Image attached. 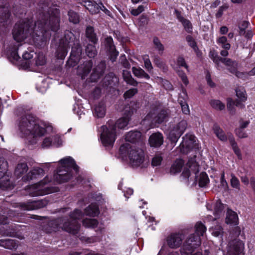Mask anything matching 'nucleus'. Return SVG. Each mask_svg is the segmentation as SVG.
Returning <instances> with one entry per match:
<instances>
[{
  "instance_id": "nucleus-1",
  "label": "nucleus",
  "mask_w": 255,
  "mask_h": 255,
  "mask_svg": "<svg viewBox=\"0 0 255 255\" xmlns=\"http://www.w3.org/2000/svg\"><path fill=\"white\" fill-rule=\"evenodd\" d=\"M59 11L57 9L39 13L38 19L33 26L30 19L22 20L16 23L13 28V38L21 42L27 37L32 39L33 44L39 48L44 47L51 36L50 30L57 31L59 28Z\"/></svg>"
},
{
  "instance_id": "nucleus-2",
  "label": "nucleus",
  "mask_w": 255,
  "mask_h": 255,
  "mask_svg": "<svg viewBox=\"0 0 255 255\" xmlns=\"http://www.w3.org/2000/svg\"><path fill=\"white\" fill-rule=\"evenodd\" d=\"M119 158L123 161H128L133 167H144L148 163V161L145 158L142 149L131 146L128 143L124 144L120 146Z\"/></svg>"
},
{
  "instance_id": "nucleus-3",
  "label": "nucleus",
  "mask_w": 255,
  "mask_h": 255,
  "mask_svg": "<svg viewBox=\"0 0 255 255\" xmlns=\"http://www.w3.org/2000/svg\"><path fill=\"white\" fill-rule=\"evenodd\" d=\"M60 167L57 173L54 175V180L58 183H63L68 181L71 177L70 170L73 169L76 172L78 171V166L76 164L73 158L65 157L59 160Z\"/></svg>"
},
{
  "instance_id": "nucleus-4",
  "label": "nucleus",
  "mask_w": 255,
  "mask_h": 255,
  "mask_svg": "<svg viewBox=\"0 0 255 255\" xmlns=\"http://www.w3.org/2000/svg\"><path fill=\"white\" fill-rule=\"evenodd\" d=\"M65 38L66 40H70L68 41V43L72 46V51H71L70 58L67 62L66 66L69 67H73L80 60L82 51V47L79 39H77L71 31H65Z\"/></svg>"
},
{
  "instance_id": "nucleus-5",
  "label": "nucleus",
  "mask_w": 255,
  "mask_h": 255,
  "mask_svg": "<svg viewBox=\"0 0 255 255\" xmlns=\"http://www.w3.org/2000/svg\"><path fill=\"white\" fill-rule=\"evenodd\" d=\"M83 216L80 210L76 209L71 214L69 219H63L59 226L63 230L75 235L78 233L80 229L78 221L82 219Z\"/></svg>"
},
{
  "instance_id": "nucleus-6",
  "label": "nucleus",
  "mask_w": 255,
  "mask_h": 255,
  "mask_svg": "<svg viewBox=\"0 0 255 255\" xmlns=\"http://www.w3.org/2000/svg\"><path fill=\"white\" fill-rule=\"evenodd\" d=\"M49 182V177L46 176L42 181L27 187L26 190L30 196L33 197L43 196L56 191L55 189L47 185Z\"/></svg>"
},
{
  "instance_id": "nucleus-7",
  "label": "nucleus",
  "mask_w": 255,
  "mask_h": 255,
  "mask_svg": "<svg viewBox=\"0 0 255 255\" xmlns=\"http://www.w3.org/2000/svg\"><path fill=\"white\" fill-rule=\"evenodd\" d=\"M20 128H52L49 123L42 121L31 114H24L18 121Z\"/></svg>"
},
{
  "instance_id": "nucleus-8",
  "label": "nucleus",
  "mask_w": 255,
  "mask_h": 255,
  "mask_svg": "<svg viewBox=\"0 0 255 255\" xmlns=\"http://www.w3.org/2000/svg\"><path fill=\"white\" fill-rule=\"evenodd\" d=\"M199 170V166L196 163H194L193 165L190 166V169L184 170L182 172V175L185 177L189 178L192 174L194 175L196 182H198L199 186L205 187L209 182V179L208 175L205 172H201L199 175L197 174Z\"/></svg>"
},
{
  "instance_id": "nucleus-9",
  "label": "nucleus",
  "mask_w": 255,
  "mask_h": 255,
  "mask_svg": "<svg viewBox=\"0 0 255 255\" xmlns=\"http://www.w3.org/2000/svg\"><path fill=\"white\" fill-rule=\"evenodd\" d=\"M121 128H102L100 139L106 147H112Z\"/></svg>"
},
{
  "instance_id": "nucleus-10",
  "label": "nucleus",
  "mask_w": 255,
  "mask_h": 255,
  "mask_svg": "<svg viewBox=\"0 0 255 255\" xmlns=\"http://www.w3.org/2000/svg\"><path fill=\"white\" fill-rule=\"evenodd\" d=\"M236 96L239 99L233 101L231 99L227 105V108L232 114H234L235 110L232 105H235L240 108H243L245 105L242 102L247 100V96L245 90L242 87H238L236 89Z\"/></svg>"
},
{
  "instance_id": "nucleus-11",
  "label": "nucleus",
  "mask_w": 255,
  "mask_h": 255,
  "mask_svg": "<svg viewBox=\"0 0 255 255\" xmlns=\"http://www.w3.org/2000/svg\"><path fill=\"white\" fill-rule=\"evenodd\" d=\"M157 109L155 110L151 111L145 117L143 122L144 123L146 121H150L151 119H153L152 124H160L164 122L167 117L166 111L164 110H161L159 112H157Z\"/></svg>"
},
{
  "instance_id": "nucleus-12",
  "label": "nucleus",
  "mask_w": 255,
  "mask_h": 255,
  "mask_svg": "<svg viewBox=\"0 0 255 255\" xmlns=\"http://www.w3.org/2000/svg\"><path fill=\"white\" fill-rule=\"evenodd\" d=\"M136 111V108H132L128 111V114L126 117H123L119 119L116 122L110 120L108 121L107 124L110 128H125L128 124L129 116H130Z\"/></svg>"
},
{
  "instance_id": "nucleus-13",
  "label": "nucleus",
  "mask_w": 255,
  "mask_h": 255,
  "mask_svg": "<svg viewBox=\"0 0 255 255\" xmlns=\"http://www.w3.org/2000/svg\"><path fill=\"white\" fill-rule=\"evenodd\" d=\"M196 137L192 134H187L183 137L180 147L181 152L187 153L195 146Z\"/></svg>"
},
{
  "instance_id": "nucleus-14",
  "label": "nucleus",
  "mask_w": 255,
  "mask_h": 255,
  "mask_svg": "<svg viewBox=\"0 0 255 255\" xmlns=\"http://www.w3.org/2000/svg\"><path fill=\"white\" fill-rule=\"evenodd\" d=\"M70 39L66 40L65 34H64V38H62L59 43V45L57 49L56 55L59 59H63L66 56L68 52V49L71 47L72 49V46L68 44V41Z\"/></svg>"
},
{
  "instance_id": "nucleus-15",
  "label": "nucleus",
  "mask_w": 255,
  "mask_h": 255,
  "mask_svg": "<svg viewBox=\"0 0 255 255\" xmlns=\"http://www.w3.org/2000/svg\"><path fill=\"white\" fill-rule=\"evenodd\" d=\"M92 61L87 60L80 64L77 68V74L82 79H85L91 72L93 67Z\"/></svg>"
},
{
  "instance_id": "nucleus-16",
  "label": "nucleus",
  "mask_w": 255,
  "mask_h": 255,
  "mask_svg": "<svg viewBox=\"0 0 255 255\" xmlns=\"http://www.w3.org/2000/svg\"><path fill=\"white\" fill-rule=\"evenodd\" d=\"M105 68V62L103 61L100 62L93 70L90 76L91 81H97L104 74Z\"/></svg>"
},
{
  "instance_id": "nucleus-17",
  "label": "nucleus",
  "mask_w": 255,
  "mask_h": 255,
  "mask_svg": "<svg viewBox=\"0 0 255 255\" xmlns=\"http://www.w3.org/2000/svg\"><path fill=\"white\" fill-rule=\"evenodd\" d=\"M183 240L182 235L179 233L171 234L167 239V243L171 248H177L180 247Z\"/></svg>"
},
{
  "instance_id": "nucleus-18",
  "label": "nucleus",
  "mask_w": 255,
  "mask_h": 255,
  "mask_svg": "<svg viewBox=\"0 0 255 255\" xmlns=\"http://www.w3.org/2000/svg\"><path fill=\"white\" fill-rule=\"evenodd\" d=\"M105 45L107 50L111 55V60L114 62L118 55L119 52L116 50L115 45L113 44V39L110 36L107 37L105 40Z\"/></svg>"
},
{
  "instance_id": "nucleus-19",
  "label": "nucleus",
  "mask_w": 255,
  "mask_h": 255,
  "mask_svg": "<svg viewBox=\"0 0 255 255\" xmlns=\"http://www.w3.org/2000/svg\"><path fill=\"white\" fill-rule=\"evenodd\" d=\"M44 174L42 168L38 167L33 168L28 174L23 176L22 179L24 181H30L41 177Z\"/></svg>"
},
{
  "instance_id": "nucleus-20",
  "label": "nucleus",
  "mask_w": 255,
  "mask_h": 255,
  "mask_svg": "<svg viewBox=\"0 0 255 255\" xmlns=\"http://www.w3.org/2000/svg\"><path fill=\"white\" fill-rule=\"evenodd\" d=\"M174 14L179 21L182 23L185 30L188 33H191L192 31V25L191 22L185 18L181 13V12L177 9L174 10Z\"/></svg>"
},
{
  "instance_id": "nucleus-21",
  "label": "nucleus",
  "mask_w": 255,
  "mask_h": 255,
  "mask_svg": "<svg viewBox=\"0 0 255 255\" xmlns=\"http://www.w3.org/2000/svg\"><path fill=\"white\" fill-rule=\"evenodd\" d=\"M55 138H58V141L57 142L55 140H52V138L49 137H46L45 138L43 141L42 146L43 147H48L50 146H54L56 147H59L62 145L63 139L58 134L55 136Z\"/></svg>"
},
{
  "instance_id": "nucleus-22",
  "label": "nucleus",
  "mask_w": 255,
  "mask_h": 255,
  "mask_svg": "<svg viewBox=\"0 0 255 255\" xmlns=\"http://www.w3.org/2000/svg\"><path fill=\"white\" fill-rule=\"evenodd\" d=\"M163 138L160 133L157 132L150 135L149 138V143L151 146L159 147L162 144Z\"/></svg>"
},
{
  "instance_id": "nucleus-23",
  "label": "nucleus",
  "mask_w": 255,
  "mask_h": 255,
  "mask_svg": "<svg viewBox=\"0 0 255 255\" xmlns=\"http://www.w3.org/2000/svg\"><path fill=\"white\" fill-rule=\"evenodd\" d=\"M180 128H166L165 132L167 138L172 142H176L182 134Z\"/></svg>"
},
{
  "instance_id": "nucleus-24",
  "label": "nucleus",
  "mask_w": 255,
  "mask_h": 255,
  "mask_svg": "<svg viewBox=\"0 0 255 255\" xmlns=\"http://www.w3.org/2000/svg\"><path fill=\"white\" fill-rule=\"evenodd\" d=\"M126 141L130 142H136L142 140L141 133L137 130H131L128 132L125 136Z\"/></svg>"
},
{
  "instance_id": "nucleus-25",
  "label": "nucleus",
  "mask_w": 255,
  "mask_h": 255,
  "mask_svg": "<svg viewBox=\"0 0 255 255\" xmlns=\"http://www.w3.org/2000/svg\"><path fill=\"white\" fill-rule=\"evenodd\" d=\"M117 82L118 78L114 75V73H110L104 77L102 80V85L104 88L112 87Z\"/></svg>"
},
{
  "instance_id": "nucleus-26",
  "label": "nucleus",
  "mask_w": 255,
  "mask_h": 255,
  "mask_svg": "<svg viewBox=\"0 0 255 255\" xmlns=\"http://www.w3.org/2000/svg\"><path fill=\"white\" fill-rule=\"evenodd\" d=\"M212 207L214 209L213 214L215 216V219L217 218L222 214V211L223 209V204L220 201H217L212 205H210V204H208L207 205V208L208 209H210Z\"/></svg>"
},
{
  "instance_id": "nucleus-27",
  "label": "nucleus",
  "mask_w": 255,
  "mask_h": 255,
  "mask_svg": "<svg viewBox=\"0 0 255 255\" xmlns=\"http://www.w3.org/2000/svg\"><path fill=\"white\" fill-rule=\"evenodd\" d=\"M34 129V133H29L28 136L37 137L44 135L45 133L54 134L53 128H32Z\"/></svg>"
},
{
  "instance_id": "nucleus-28",
  "label": "nucleus",
  "mask_w": 255,
  "mask_h": 255,
  "mask_svg": "<svg viewBox=\"0 0 255 255\" xmlns=\"http://www.w3.org/2000/svg\"><path fill=\"white\" fill-rule=\"evenodd\" d=\"M226 222L228 224L236 225L238 223V217L236 212L228 210L227 213Z\"/></svg>"
},
{
  "instance_id": "nucleus-29",
  "label": "nucleus",
  "mask_w": 255,
  "mask_h": 255,
  "mask_svg": "<svg viewBox=\"0 0 255 255\" xmlns=\"http://www.w3.org/2000/svg\"><path fill=\"white\" fill-rule=\"evenodd\" d=\"M184 161L181 159L176 160L171 165L170 172L171 174H175L179 173L184 165Z\"/></svg>"
},
{
  "instance_id": "nucleus-30",
  "label": "nucleus",
  "mask_w": 255,
  "mask_h": 255,
  "mask_svg": "<svg viewBox=\"0 0 255 255\" xmlns=\"http://www.w3.org/2000/svg\"><path fill=\"white\" fill-rule=\"evenodd\" d=\"M223 60V63L228 67L227 69L231 73L234 74L236 72L238 67V63L237 61H233L230 58H226Z\"/></svg>"
},
{
  "instance_id": "nucleus-31",
  "label": "nucleus",
  "mask_w": 255,
  "mask_h": 255,
  "mask_svg": "<svg viewBox=\"0 0 255 255\" xmlns=\"http://www.w3.org/2000/svg\"><path fill=\"white\" fill-rule=\"evenodd\" d=\"M86 35L89 40L92 42L94 44L97 43L98 39L95 33L94 32V30L93 27L91 26L87 27Z\"/></svg>"
},
{
  "instance_id": "nucleus-32",
  "label": "nucleus",
  "mask_w": 255,
  "mask_h": 255,
  "mask_svg": "<svg viewBox=\"0 0 255 255\" xmlns=\"http://www.w3.org/2000/svg\"><path fill=\"white\" fill-rule=\"evenodd\" d=\"M123 76L124 80L128 84L133 86H136L137 85L138 82L132 77L129 71L127 70H123Z\"/></svg>"
},
{
  "instance_id": "nucleus-33",
  "label": "nucleus",
  "mask_w": 255,
  "mask_h": 255,
  "mask_svg": "<svg viewBox=\"0 0 255 255\" xmlns=\"http://www.w3.org/2000/svg\"><path fill=\"white\" fill-rule=\"evenodd\" d=\"M28 170V166L25 163H21L17 164L14 172V174L17 177H20Z\"/></svg>"
},
{
  "instance_id": "nucleus-34",
  "label": "nucleus",
  "mask_w": 255,
  "mask_h": 255,
  "mask_svg": "<svg viewBox=\"0 0 255 255\" xmlns=\"http://www.w3.org/2000/svg\"><path fill=\"white\" fill-rule=\"evenodd\" d=\"M132 72L134 75L138 78H144L149 79L150 76L141 68H136L135 67L132 68Z\"/></svg>"
},
{
  "instance_id": "nucleus-35",
  "label": "nucleus",
  "mask_w": 255,
  "mask_h": 255,
  "mask_svg": "<svg viewBox=\"0 0 255 255\" xmlns=\"http://www.w3.org/2000/svg\"><path fill=\"white\" fill-rule=\"evenodd\" d=\"M99 209L95 204L90 205L85 211V214L87 216H96L99 214Z\"/></svg>"
},
{
  "instance_id": "nucleus-36",
  "label": "nucleus",
  "mask_w": 255,
  "mask_h": 255,
  "mask_svg": "<svg viewBox=\"0 0 255 255\" xmlns=\"http://www.w3.org/2000/svg\"><path fill=\"white\" fill-rule=\"evenodd\" d=\"M105 107L103 104H99L95 107L94 115L98 118H103L105 115Z\"/></svg>"
},
{
  "instance_id": "nucleus-37",
  "label": "nucleus",
  "mask_w": 255,
  "mask_h": 255,
  "mask_svg": "<svg viewBox=\"0 0 255 255\" xmlns=\"http://www.w3.org/2000/svg\"><path fill=\"white\" fill-rule=\"evenodd\" d=\"M41 202L31 201L26 204H23V208L24 210H32L41 207Z\"/></svg>"
},
{
  "instance_id": "nucleus-38",
  "label": "nucleus",
  "mask_w": 255,
  "mask_h": 255,
  "mask_svg": "<svg viewBox=\"0 0 255 255\" xmlns=\"http://www.w3.org/2000/svg\"><path fill=\"white\" fill-rule=\"evenodd\" d=\"M211 234L216 237H222L224 234L223 229L220 225H216L209 229Z\"/></svg>"
},
{
  "instance_id": "nucleus-39",
  "label": "nucleus",
  "mask_w": 255,
  "mask_h": 255,
  "mask_svg": "<svg viewBox=\"0 0 255 255\" xmlns=\"http://www.w3.org/2000/svg\"><path fill=\"white\" fill-rule=\"evenodd\" d=\"M86 52L90 58L94 57L97 54L95 46L92 44H88L86 46Z\"/></svg>"
},
{
  "instance_id": "nucleus-40",
  "label": "nucleus",
  "mask_w": 255,
  "mask_h": 255,
  "mask_svg": "<svg viewBox=\"0 0 255 255\" xmlns=\"http://www.w3.org/2000/svg\"><path fill=\"white\" fill-rule=\"evenodd\" d=\"M8 164L3 158H0V179L2 178L7 172Z\"/></svg>"
},
{
  "instance_id": "nucleus-41",
  "label": "nucleus",
  "mask_w": 255,
  "mask_h": 255,
  "mask_svg": "<svg viewBox=\"0 0 255 255\" xmlns=\"http://www.w3.org/2000/svg\"><path fill=\"white\" fill-rule=\"evenodd\" d=\"M230 184L232 188L239 191L241 189V185L239 180L233 173L231 174Z\"/></svg>"
},
{
  "instance_id": "nucleus-42",
  "label": "nucleus",
  "mask_w": 255,
  "mask_h": 255,
  "mask_svg": "<svg viewBox=\"0 0 255 255\" xmlns=\"http://www.w3.org/2000/svg\"><path fill=\"white\" fill-rule=\"evenodd\" d=\"M0 245L8 249H14L16 245L13 240H6L4 241H0Z\"/></svg>"
},
{
  "instance_id": "nucleus-43",
  "label": "nucleus",
  "mask_w": 255,
  "mask_h": 255,
  "mask_svg": "<svg viewBox=\"0 0 255 255\" xmlns=\"http://www.w3.org/2000/svg\"><path fill=\"white\" fill-rule=\"evenodd\" d=\"M85 6L87 9L92 14L97 13L99 12L98 8H97L96 4H93V2L90 0L85 1Z\"/></svg>"
},
{
  "instance_id": "nucleus-44",
  "label": "nucleus",
  "mask_w": 255,
  "mask_h": 255,
  "mask_svg": "<svg viewBox=\"0 0 255 255\" xmlns=\"http://www.w3.org/2000/svg\"><path fill=\"white\" fill-rule=\"evenodd\" d=\"M217 42L218 44H221L222 48L225 49H230L231 48V44L227 42V38L225 36L219 37Z\"/></svg>"
},
{
  "instance_id": "nucleus-45",
  "label": "nucleus",
  "mask_w": 255,
  "mask_h": 255,
  "mask_svg": "<svg viewBox=\"0 0 255 255\" xmlns=\"http://www.w3.org/2000/svg\"><path fill=\"white\" fill-rule=\"evenodd\" d=\"M244 246V244L242 241H235L234 247L231 250H234L236 254L238 255L243 250Z\"/></svg>"
},
{
  "instance_id": "nucleus-46",
  "label": "nucleus",
  "mask_w": 255,
  "mask_h": 255,
  "mask_svg": "<svg viewBox=\"0 0 255 255\" xmlns=\"http://www.w3.org/2000/svg\"><path fill=\"white\" fill-rule=\"evenodd\" d=\"M209 57L213 60V61L218 64L220 62L223 63L224 60L226 58H222L218 56L217 53L215 50L210 51L209 54Z\"/></svg>"
},
{
  "instance_id": "nucleus-47",
  "label": "nucleus",
  "mask_w": 255,
  "mask_h": 255,
  "mask_svg": "<svg viewBox=\"0 0 255 255\" xmlns=\"http://www.w3.org/2000/svg\"><path fill=\"white\" fill-rule=\"evenodd\" d=\"M83 225L87 228H95L98 225V222L95 219L86 218L83 220Z\"/></svg>"
},
{
  "instance_id": "nucleus-48",
  "label": "nucleus",
  "mask_w": 255,
  "mask_h": 255,
  "mask_svg": "<svg viewBox=\"0 0 255 255\" xmlns=\"http://www.w3.org/2000/svg\"><path fill=\"white\" fill-rule=\"evenodd\" d=\"M46 59L44 54L42 52H38L37 54L35 64L37 66H42L45 64Z\"/></svg>"
},
{
  "instance_id": "nucleus-49",
  "label": "nucleus",
  "mask_w": 255,
  "mask_h": 255,
  "mask_svg": "<svg viewBox=\"0 0 255 255\" xmlns=\"http://www.w3.org/2000/svg\"><path fill=\"white\" fill-rule=\"evenodd\" d=\"M153 44L156 49L158 51L159 54H162L163 52L164 47L163 45L161 43L159 39L157 37L153 38Z\"/></svg>"
},
{
  "instance_id": "nucleus-50",
  "label": "nucleus",
  "mask_w": 255,
  "mask_h": 255,
  "mask_svg": "<svg viewBox=\"0 0 255 255\" xmlns=\"http://www.w3.org/2000/svg\"><path fill=\"white\" fill-rule=\"evenodd\" d=\"M211 106L217 110H222L225 109V106L219 100H212L210 102Z\"/></svg>"
},
{
  "instance_id": "nucleus-51",
  "label": "nucleus",
  "mask_w": 255,
  "mask_h": 255,
  "mask_svg": "<svg viewBox=\"0 0 255 255\" xmlns=\"http://www.w3.org/2000/svg\"><path fill=\"white\" fill-rule=\"evenodd\" d=\"M69 20L73 23H77L79 21V17L78 14L74 11L70 10L68 12Z\"/></svg>"
},
{
  "instance_id": "nucleus-52",
  "label": "nucleus",
  "mask_w": 255,
  "mask_h": 255,
  "mask_svg": "<svg viewBox=\"0 0 255 255\" xmlns=\"http://www.w3.org/2000/svg\"><path fill=\"white\" fill-rule=\"evenodd\" d=\"M220 187L221 190L223 191H227L228 189V184L225 178V173L223 172L220 179Z\"/></svg>"
},
{
  "instance_id": "nucleus-53",
  "label": "nucleus",
  "mask_w": 255,
  "mask_h": 255,
  "mask_svg": "<svg viewBox=\"0 0 255 255\" xmlns=\"http://www.w3.org/2000/svg\"><path fill=\"white\" fill-rule=\"evenodd\" d=\"M163 158L161 154H157L152 158L151 164L153 166H156L160 165Z\"/></svg>"
},
{
  "instance_id": "nucleus-54",
  "label": "nucleus",
  "mask_w": 255,
  "mask_h": 255,
  "mask_svg": "<svg viewBox=\"0 0 255 255\" xmlns=\"http://www.w3.org/2000/svg\"><path fill=\"white\" fill-rule=\"evenodd\" d=\"M18 49V48L17 47H14L13 49L10 51L9 55V58L10 60L13 59V60L16 61L20 59V56L17 53Z\"/></svg>"
},
{
  "instance_id": "nucleus-55",
  "label": "nucleus",
  "mask_w": 255,
  "mask_h": 255,
  "mask_svg": "<svg viewBox=\"0 0 255 255\" xmlns=\"http://www.w3.org/2000/svg\"><path fill=\"white\" fill-rule=\"evenodd\" d=\"M0 12H3L1 17H0V21L1 22L4 21L8 18L9 16V12L6 8L5 7L0 8Z\"/></svg>"
},
{
  "instance_id": "nucleus-56",
  "label": "nucleus",
  "mask_w": 255,
  "mask_h": 255,
  "mask_svg": "<svg viewBox=\"0 0 255 255\" xmlns=\"http://www.w3.org/2000/svg\"><path fill=\"white\" fill-rule=\"evenodd\" d=\"M214 132L221 140L225 141L227 139V136L225 134L222 128H216Z\"/></svg>"
},
{
  "instance_id": "nucleus-57",
  "label": "nucleus",
  "mask_w": 255,
  "mask_h": 255,
  "mask_svg": "<svg viewBox=\"0 0 255 255\" xmlns=\"http://www.w3.org/2000/svg\"><path fill=\"white\" fill-rule=\"evenodd\" d=\"M249 24V22L247 21H244L239 24V28L240 29V35H242L245 34V29L248 27Z\"/></svg>"
},
{
  "instance_id": "nucleus-58",
  "label": "nucleus",
  "mask_w": 255,
  "mask_h": 255,
  "mask_svg": "<svg viewBox=\"0 0 255 255\" xmlns=\"http://www.w3.org/2000/svg\"><path fill=\"white\" fill-rule=\"evenodd\" d=\"M137 92V89L136 88H131L127 91H126L124 94V97L126 99L130 98L133 96H134Z\"/></svg>"
},
{
  "instance_id": "nucleus-59",
  "label": "nucleus",
  "mask_w": 255,
  "mask_h": 255,
  "mask_svg": "<svg viewBox=\"0 0 255 255\" xmlns=\"http://www.w3.org/2000/svg\"><path fill=\"white\" fill-rule=\"evenodd\" d=\"M235 133L239 138L246 137L248 135L245 130V128H236Z\"/></svg>"
},
{
  "instance_id": "nucleus-60",
  "label": "nucleus",
  "mask_w": 255,
  "mask_h": 255,
  "mask_svg": "<svg viewBox=\"0 0 255 255\" xmlns=\"http://www.w3.org/2000/svg\"><path fill=\"white\" fill-rule=\"evenodd\" d=\"M98 3H97L96 4V6H97V8H98L99 12H100V10H102L106 14H109L110 13V11L108 10L105 6L103 5L101 1H98Z\"/></svg>"
},
{
  "instance_id": "nucleus-61",
  "label": "nucleus",
  "mask_w": 255,
  "mask_h": 255,
  "mask_svg": "<svg viewBox=\"0 0 255 255\" xmlns=\"http://www.w3.org/2000/svg\"><path fill=\"white\" fill-rule=\"evenodd\" d=\"M232 148L236 153V154L238 156L239 158H241L242 154L241 151L239 148L237 146V144L233 141L231 140Z\"/></svg>"
},
{
  "instance_id": "nucleus-62",
  "label": "nucleus",
  "mask_w": 255,
  "mask_h": 255,
  "mask_svg": "<svg viewBox=\"0 0 255 255\" xmlns=\"http://www.w3.org/2000/svg\"><path fill=\"white\" fill-rule=\"evenodd\" d=\"M177 63L179 66L184 67L186 69H188V66L186 63L184 58L182 56H179L178 57L177 60Z\"/></svg>"
},
{
  "instance_id": "nucleus-63",
  "label": "nucleus",
  "mask_w": 255,
  "mask_h": 255,
  "mask_svg": "<svg viewBox=\"0 0 255 255\" xmlns=\"http://www.w3.org/2000/svg\"><path fill=\"white\" fill-rule=\"evenodd\" d=\"M178 75L181 78L183 83L187 85L188 84V80L185 73L182 71H178Z\"/></svg>"
},
{
  "instance_id": "nucleus-64",
  "label": "nucleus",
  "mask_w": 255,
  "mask_h": 255,
  "mask_svg": "<svg viewBox=\"0 0 255 255\" xmlns=\"http://www.w3.org/2000/svg\"><path fill=\"white\" fill-rule=\"evenodd\" d=\"M144 8L143 5H139L136 9H133L131 11V13L134 15L137 16L144 10Z\"/></svg>"
}]
</instances>
